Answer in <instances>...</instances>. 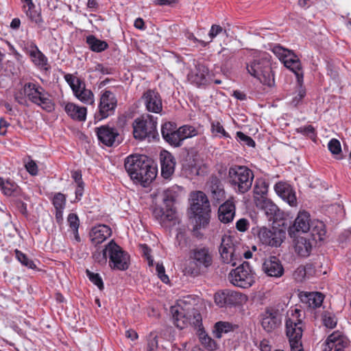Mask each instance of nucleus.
Returning <instances> with one entry per match:
<instances>
[{
    "mask_svg": "<svg viewBox=\"0 0 351 351\" xmlns=\"http://www.w3.org/2000/svg\"><path fill=\"white\" fill-rule=\"evenodd\" d=\"M125 169L130 178L136 183L144 186L149 184L156 176V169L145 155L132 154L124 162Z\"/></svg>",
    "mask_w": 351,
    "mask_h": 351,
    "instance_id": "f257e3e1",
    "label": "nucleus"
},
{
    "mask_svg": "<svg viewBox=\"0 0 351 351\" xmlns=\"http://www.w3.org/2000/svg\"><path fill=\"white\" fill-rule=\"evenodd\" d=\"M189 262L185 267L187 274L195 277L210 268L213 263V254L210 249L206 246H199L191 249L189 253Z\"/></svg>",
    "mask_w": 351,
    "mask_h": 351,
    "instance_id": "f03ea898",
    "label": "nucleus"
},
{
    "mask_svg": "<svg viewBox=\"0 0 351 351\" xmlns=\"http://www.w3.org/2000/svg\"><path fill=\"white\" fill-rule=\"evenodd\" d=\"M253 171L245 165H232L228 171V183L237 194H245L252 186Z\"/></svg>",
    "mask_w": 351,
    "mask_h": 351,
    "instance_id": "7ed1b4c3",
    "label": "nucleus"
},
{
    "mask_svg": "<svg viewBox=\"0 0 351 351\" xmlns=\"http://www.w3.org/2000/svg\"><path fill=\"white\" fill-rule=\"evenodd\" d=\"M248 73L264 85L272 87L275 85L274 73L271 67V57L263 53L259 57L247 64Z\"/></svg>",
    "mask_w": 351,
    "mask_h": 351,
    "instance_id": "20e7f679",
    "label": "nucleus"
},
{
    "mask_svg": "<svg viewBox=\"0 0 351 351\" xmlns=\"http://www.w3.org/2000/svg\"><path fill=\"white\" fill-rule=\"evenodd\" d=\"M24 92L29 102L46 112H51L55 109V104L51 95L38 82L25 83Z\"/></svg>",
    "mask_w": 351,
    "mask_h": 351,
    "instance_id": "39448f33",
    "label": "nucleus"
},
{
    "mask_svg": "<svg viewBox=\"0 0 351 351\" xmlns=\"http://www.w3.org/2000/svg\"><path fill=\"white\" fill-rule=\"evenodd\" d=\"M158 117L143 114L132 123V134L135 139L143 141L147 138H155L158 135Z\"/></svg>",
    "mask_w": 351,
    "mask_h": 351,
    "instance_id": "423d86ee",
    "label": "nucleus"
},
{
    "mask_svg": "<svg viewBox=\"0 0 351 351\" xmlns=\"http://www.w3.org/2000/svg\"><path fill=\"white\" fill-rule=\"evenodd\" d=\"M242 243L230 236L224 235L219 248L220 258L224 264L234 267L241 261Z\"/></svg>",
    "mask_w": 351,
    "mask_h": 351,
    "instance_id": "0eeeda50",
    "label": "nucleus"
},
{
    "mask_svg": "<svg viewBox=\"0 0 351 351\" xmlns=\"http://www.w3.org/2000/svg\"><path fill=\"white\" fill-rule=\"evenodd\" d=\"M228 279L231 284L242 289L251 287L256 281V273L247 261H243L235 269H232Z\"/></svg>",
    "mask_w": 351,
    "mask_h": 351,
    "instance_id": "6e6552de",
    "label": "nucleus"
},
{
    "mask_svg": "<svg viewBox=\"0 0 351 351\" xmlns=\"http://www.w3.org/2000/svg\"><path fill=\"white\" fill-rule=\"evenodd\" d=\"M190 219H199V223H208L210 216V203L206 194L197 191L191 194Z\"/></svg>",
    "mask_w": 351,
    "mask_h": 351,
    "instance_id": "1a4fd4ad",
    "label": "nucleus"
},
{
    "mask_svg": "<svg viewBox=\"0 0 351 351\" xmlns=\"http://www.w3.org/2000/svg\"><path fill=\"white\" fill-rule=\"evenodd\" d=\"M108 265L113 270L125 271L130 265V255L114 240L106 244Z\"/></svg>",
    "mask_w": 351,
    "mask_h": 351,
    "instance_id": "9d476101",
    "label": "nucleus"
},
{
    "mask_svg": "<svg viewBox=\"0 0 351 351\" xmlns=\"http://www.w3.org/2000/svg\"><path fill=\"white\" fill-rule=\"evenodd\" d=\"M20 47L36 68L45 73L50 71L48 58L40 50L34 40H23L20 43Z\"/></svg>",
    "mask_w": 351,
    "mask_h": 351,
    "instance_id": "9b49d317",
    "label": "nucleus"
},
{
    "mask_svg": "<svg viewBox=\"0 0 351 351\" xmlns=\"http://www.w3.org/2000/svg\"><path fill=\"white\" fill-rule=\"evenodd\" d=\"M117 98L114 93L108 89L101 91L97 108L94 114L95 122L101 121L112 116L117 107Z\"/></svg>",
    "mask_w": 351,
    "mask_h": 351,
    "instance_id": "f8f14e48",
    "label": "nucleus"
},
{
    "mask_svg": "<svg viewBox=\"0 0 351 351\" xmlns=\"http://www.w3.org/2000/svg\"><path fill=\"white\" fill-rule=\"evenodd\" d=\"M274 52L279 56L285 66L294 73L298 85L302 87L304 75L300 59L290 51L279 46L274 47Z\"/></svg>",
    "mask_w": 351,
    "mask_h": 351,
    "instance_id": "ddd939ff",
    "label": "nucleus"
},
{
    "mask_svg": "<svg viewBox=\"0 0 351 351\" xmlns=\"http://www.w3.org/2000/svg\"><path fill=\"white\" fill-rule=\"evenodd\" d=\"M171 312L176 326L180 329L186 327L188 325L199 326L202 323V315L194 308L187 312H185L182 308L176 310L172 308Z\"/></svg>",
    "mask_w": 351,
    "mask_h": 351,
    "instance_id": "4468645a",
    "label": "nucleus"
},
{
    "mask_svg": "<svg viewBox=\"0 0 351 351\" xmlns=\"http://www.w3.org/2000/svg\"><path fill=\"white\" fill-rule=\"evenodd\" d=\"M215 302L219 307L241 305L247 300V296L240 292L224 289L214 295Z\"/></svg>",
    "mask_w": 351,
    "mask_h": 351,
    "instance_id": "2eb2a0df",
    "label": "nucleus"
},
{
    "mask_svg": "<svg viewBox=\"0 0 351 351\" xmlns=\"http://www.w3.org/2000/svg\"><path fill=\"white\" fill-rule=\"evenodd\" d=\"M253 232L260 241L265 245L271 247H278L285 238V232L279 229H269L265 226L253 229Z\"/></svg>",
    "mask_w": 351,
    "mask_h": 351,
    "instance_id": "dca6fc26",
    "label": "nucleus"
},
{
    "mask_svg": "<svg viewBox=\"0 0 351 351\" xmlns=\"http://www.w3.org/2000/svg\"><path fill=\"white\" fill-rule=\"evenodd\" d=\"M95 133L100 143L108 147L117 145L121 143L118 130L109 125H104L96 128Z\"/></svg>",
    "mask_w": 351,
    "mask_h": 351,
    "instance_id": "f3484780",
    "label": "nucleus"
},
{
    "mask_svg": "<svg viewBox=\"0 0 351 351\" xmlns=\"http://www.w3.org/2000/svg\"><path fill=\"white\" fill-rule=\"evenodd\" d=\"M261 324L267 332H271L281 324V315L278 309L267 307L261 315Z\"/></svg>",
    "mask_w": 351,
    "mask_h": 351,
    "instance_id": "a211bd4d",
    "label": "nucleus"
},
{
    "mask_svg": "<svg viewBox=\"0 0 351 351\" xmlns=\"http://www.w3.org/2000/svg\"><path fill=\"white\" fill-rule=\"evenodd\" d=\"M146 109L151 112L160 113L162 110V102L160 94L152 89L145 91L143 96Z\"/></svg>",
    "mask_w": 351,
    "mask_h": 351,
    "instance_id": "6ab92c4d",
    "label": "nucleus"
},
{
    "mask_svg": "<svg viewBox=\"0 0 351 351\" xmlns=\"http://www.w3.org/2000/svg\"><path fill=\"white\" fill-rule=\"evenodd\" d=\"M285 326L290 344L296 341H302L304 323L300 319L289 318L286 320Z\"/></svg>",
    "mask_w": 351,
    "mask_h": 351,
    "instance_id": "aec40b11",
    "label": "nucleus"
},
{
    "mask_svg": "<svg viewBox=\"0 0 351 351\" xmlns=\"http://www.w3.org/2000/svg\"><path fill=\"white\" fill-rule=\"evenodd\" d=\"M112 235L111 228L104 224L93 227L88 234L90 243L94 246L101 244Z\"/></svg>",
    "mask_w": 351,
    "mask_h": 351,
    "instance_id": "412c9836",
    "label": "nucleus"
},
{
    "mask_svg": "<svg viewBox=\"0 0 351 351\" xmlns=\"http://www.w3.org/2000/svg\"><path fill=\"white\" fill-rule=\"evenodd\" d=\"M276 193L289 206L294 207L298 204L295 192L293 188L288 183L279 182L275 184Z\"/></svg>",
    "mask_w": 351,
    "mask_h": 351,
    "instance_id": "4be33fe9",
    "label": "nucleus"
},
{
    "mask_svg": "<svg viewBox=\"0 0 351 351\" xmlns=\"http://www.w3.org/2000/svg\"><path fill=\"white\" fill-rule=\"evenodd\" d=\"M348 345V339L341 332L335 331L328 337L324 351H343Z\"/></svg>",
    "mask_w": 351,
    "mask_h": 351,
    "instance_id": "5701e85b",
    "label": "nucleus"
},
{
    "mask_svg": "<svg viewBox=\"0 0 351 351\" xmlns=\"http://www.w3.org/2000/svg\"><path fill=\"white\" fill-rule=\"evenodd\" d=\"M211 197L219 203L226 198V192L221 180L216 176H212L206 184Z\"/></svg>",
    "mask_w": 351,
    "mask_h": 351,
    "instance_id": "b1692460",
    "label": "nucleus"
},
{
    "mask_svg": "<svg viewBox=\"0 0 351 351\" xmlns=\"http://www.w3.org/2000/svg\"><path fill=\"white\" fill-rule=\"evenodd\" d=\"M161 176L165 179H170L173 174L176 166V160L169 152L163 150L160 154Z\"/></svg>",
    "mask_w": 351,
    "mask_h": 351,
    "instance_id": "393cba45",
    "label": "nucleus"
},
{
    "mask_svg": "<svg viewBox=\"0 0 351 351\" xmlns=\"http://www.w3.org/2000/svg\"><path fill=\"white\" fill-rule=\"evenodd\" d=\"M263 270L269 276L279 278L284 274V267L276 256H270L263 264Z\"/></svg>",
    "mask_w": 351,
    "mask_h": 351,
    "instance_id": "a878e982",
    "label": "nucleus"
},
{
    "mask_svg": "<svg viewBox=\"0 0 351 351\" xmlns=\"http://www.w3.org/2000/svg\"><path fill=\"white\" fill-rule=\"evenodd\" d=\"M236 206L232 199H228L218 209V219L223 223H228L234 218Z\"/></svg>",
    "mask_w": 351,
    "mask_h": 351,
    "instance_id": "bb28decb",
    "label": "nucleus"
},
{
    "mask_svg": "<svg viewBox=\"0 0 351 351\" xmlns=\"http://www.w3.org/2000/svg\"><path fill=\"white\" fill-rule=\"evenodd\" d=\"M208 74V69L202 64H197L195 69L188 74V80L197 86L205 85L207 82Z\"/></svg>",
    "mask_w": 351,
    "mask_h": 351,
    "instance_id": "cd10ccee",
    "label": "nucleus"
},
{
    "mask_svg": "<svg viewBox=\"0 0 351 351\" xmlns=\"http://www.w3.org/2000/svg\"><path fill=\"white\" fill-rule=\"evenodd\" d=\"M256 206L264 210L269 220L277 219V213L279 212L278 206L268 198H256Z\"/></svg>",
    "mask_w": 351,
    "mask_h": 351,
    "instance_id": "c85d7f7f",
    "label": "nucleus"
},
{
    "mask_svg": "<svg viewBox=\"0 0 351 351\" xmlns=\"http://www.w3.org/2000/svg\"><path fill=\"white\" fill-rule=\"evenodd\" d=\"M64 111L73 120L77 121H85L87 114V108L78 106L74 103L68 102L65 104Z\"/></svg>",
    "mask_w": 351,
    "mask_h": 351,
    "instance_id": "c756f323",
    "label": "nucleus"
},
{
    "mask_svg": "<svg viewBox=\"0 0 351 351\" xmlns=\"http://www.w3.org/2000/svg\"><path fill=\"white\" fill-rule=\"evenodd\" d=\"M324 298V295L319 292H304L300 293L302 302L312 308L319 307L323 303Z\"/></svg>",
    "mask_w": 351,
    "mask_h": 351,
    "instance_id": "7c9ffc66",
    "label": "nucleus"
},
{
    "mask_svg": "<svg viewBox=\"0 0 351 351\" xmlns=\"http://www.w3.org/2000/svg\"><path fill=\"white\" fill-rule=\"evenodd\" d=\"M175 209L172 207L163 208L160 206H155L152 211L154 217L160 223H165L172 221L175 217Z\"/></svg>",
    "mask_w": 351,
    "mask_h": 351,
    "instance_id": "2f4dec72",
    "label": "nucleus"
},
{
    "mask_svg": "<svg viewBox=\"0 0 351 351\" xmlns=\"http://www.w3.org/2000/svg\"><path fill=\"white\" fill-rule=\"evenodd\" d=\"M295 252L301 257H308L313 249V243L310 239L306 237H299L295 243Z\"/></svg>",
    "mask_w": 351,
    "mask_h": 351,
    "instance_id": "473e14b6",
    "label": "nucleus"
},
{
    "mask_svg": "<svg viewBox=\"0 0 351 351\" xmlns=\"http://www.w3.org/2000/svg\"><path fill=\"white\" fill-rule=\"evenodd\" d=\"M310 214L306 211L299 212L293 228L297 232H307L311 229Z\"/></svg>",
    "mask_w": 351,
    "mask_h": 351,
    "instance_id": "72a5a7b5",
    "label": "nucleus"
},
{
    "mask_svg": "<svg viewBox=\"0 0 351 351\" xmlns=\"http://www.w3.org/2000/svg\"><path fill=\"white\" fill-rule=\"evenodd\" d=\"M311 237L314 241H323L326 234V226L322 221L313 220L311 222Z\"/></svg>",
    "mask_w": 351,
    "mask_h": 351,
    "instance_id": "f704fd0d",
    "label": "nucleus"
},
{
    "mask_svg": "<svg viewBox=\"0 0 351 351\" xmlns=\"http://www.w3.org/2000/svg\"><path fill=\"white\" fill-rule=\"evenodd\" d=\"M73 94L77 99L85 104L93 105L95 104V95L91 90L86 88L84 82L77 89V93L75 92Z\"/></svg>",
    "mask_w": 351,
    "mask_h": 351,
    "instance_id": "c9c22d12",
    "label": "nucleus"
},
{
    "mask_svg": "<svg viewBox=\"0 0 351 351\" xmlns=\"http://www.w3.org/2000/svg\"><path fill=\"white\" fill-rule=\"evenodd\" d=\"M86 42L89 49L94 52L99 53L106 50L108 48V44L104 41L98 39L94 35H89L86 38Z\"/></svg>",
    "mask_w": 351,
    "mask_h": 351,
    "instance_id": "e433bc0d",
    "label": "nucleus"
},
{
    "mask_svg": "<svg viewBox=\"0 0 351 351\" xmlns=\"http://www.w3.org/2000/svg\"><path fill=\"white\" fill-rule=\"evenodd\" d=\"M198 337L201 344L207 350L214 351L217 349V342L209 337L203 328L199 330Z\"/></svg>",
    "mask_w": 351,
    "mask_h": 351,
    "instance_id": "4c0bfd02",
    "label": "nucleus"
},
{
    "mask_svg": "<svg viewBox=\"0 0 351 351\" xmlns=\"http://www.w3.org/2000/svg\"><path fill=\"white\" fill-rule=\"evenodd\" d=\"M18 188L17 184L14 181L10 179L4 180L0 177V189L3 195L11 196L17 191Z\"/></svg>",
    "mask_w": 351,
    "mask_h": 351,
    "instance_id": "58836bf2",
    "label": "nucleus"
},
{
    "mask_svg": "<svg viewBox=\"0 0 351 351\" xmlns=\"http://www.w3.org/2000/svg\"><path fill=\"white\" fill-rule=\"evenodd\" d=\"M234 330L233 325L228 322H217L214 325L213 334L216 338L220 339L223 334L228 333Z\"/></svg>",
    "mask_w": 351,
    "mask_h": 351,
    "instance_id": "ea45409f",
    "label": "nucleus"
},
{
    "mask_svg": "<svg viewBox=\"0 0 351 351\" xmlns=\"http://www.w3.org/2000/svg\"><path fill=\"white\" fill-rule=\"evenodd\" d=\"M268 184L263 179H257L254 186V201L256 198H267Z\"/></svg>",
    "mask_w": 351,
    "mask_h": 351,
    "instance_id": "a19ab883",
    "label": "nucleus"
},
{
    "mask_svg": "<svg viewBox=\"0 0 351 351\" xmlns=\"http://www.w3.org/2000/svg\"><path fill=\"white\" fill-rule=\"evenodd\" d=\"M67 221L71 230L72 231L74 239L77 242H80V237L78 232L80 226V219L77 214L70 213L67 217Z\"/></svg>",
    "mask_w": 351,
    "mask_h": 351,
    "instance_id": "79ce46f5",
    "label": "nucleus"
},
{
    "mask_svg": "<svg viewBox=\"0 0 351 351\" xmlns=\"http://www.w3.org/2000/svg\"><path fill=\"white\" fill-rule=\"evenodd\" d=\"M210 132L215 136L231 138L230 135L225 130L223 126L219 121H210Z\"/></svg>",
    "mask_w": 351,
    "mask_h": 351,
    "instance_id": "37998d69",
    "label": "nucleus"
},
{
    "mask_svg": "<svg viewBox=\"0 0 351 351\" xmlns=\"http://www.w3.org/2000/svg\"><path fill=\"white\" fill-rule=\"evenodd\" d=\"M191 239L185 232L180 230L176 237L175 245L180 250H185L190 246Z\"/></svg>",
    "mask_w": 351,
    "mask_h": 351,
    "instance_id": "c03bdc74",
    "label": "nucleus"
},
{
    "mask_svg": "<svg viewBox=\"0 0 351 351\" xmlns=\"http://www.w3.org/2000/svg\"><path fill=\"white\" fill-rule=\"evenodd\" d=\"M178 130L182 142L184 140L195 136L198 134L196 128L189 125H182L178 128Z\"/></svg>",
    "mask_w": 351,
    "mask_h": 351,
    "instance_id": "a18cd8bd",
    "label": "nucleus"
},
{
    "mask_svg": "<svg viewBox=\"0 0 351 351\" xmlns=\"http://www.w3.org/2000/svg\"><path fill=\"white\" fill-rule=\"evenodd\" d=\"M92 257L95 263L100 265H106L108 259V252L106 250V245L102 250H95L92 254Z\"/></svg>",
    "mask_w": 351,
    "mask_h": 351,
    "instance_id": "49530a36",
    "label": "nucleus"
},
{
    "mask_svg": "<svg viewBox=\"0 0 351 351\" xmlns=\"http://www.w3.org/2000/svg\"><path fill=\"white\" fill-rule=\"evenodd\" d=\"M64 78L67 84L71 87L73 93H77V89L80 88V86L83 85L84 81L80 78L75 77L73 75L67 73L64 75Z\"/></svg>",
    "mask_w": 351,
    "mask_h": 351,
    "instance_id": "de8ad7c7",
    "label": "nucleus"
},
{
    "mask_svg": "<svg viewBox=\"0 0 351 351\" xmlns=\"http://www.w3.org/2000/svg\"><path fill=\"white\" fill-rule=\"evenodd\" d=\"M15 255H16V259L24 266L29 268V269H36V264L34 263V261L31 259H29L27 255L24 253H23L21 251L19 250H15Z\"/></svg>",
    "mask_w": 351,
    "mask_h": 351,
    "instance_id": "09e8293b",
    "label": "nucleus"
},
{
    "mask_svg": "<svg viewBox=\"0 0 351 351\" xmlns=\"http://www.w3.org/2000/svg\"><path fill=\"white\" fill-rule=\"evenodd\" d=\"M28 9L26 10V14L29 18V19L36 23L38 25H41L43 23V19L41 16L40 12L36 10L35 5L34 6H27Z\"/></svg>",
    "mask_w": 351,
    "mask_h": 351,
    "instance_id": "8fccbe9b",
    "label": "nucleus"
},
{
    "mask_svg": "<svg viewBox=\"0 0 351 351\" xmlns=\"http://www.w3.org/2000/svg\"><path fill=\"white\" fill-rule=\"evenodd\" d=\"M297 133L301 134L308 137L313 141H315L317 134L315 128L312 125L302 126L296 129Z\"/></svg>",
    "mask_w": 351,
    "mask_h": 351,
    "instance_id": "3c124183",
    "label": "nucleus"
},
{
    "mask_svg": "<svg viewBox=\"0 0 351 351\" xmlns=\"http://www.w3.org/2000/svg\"><path fill=\"white\" fill-rule=\"evenodd\" d=\"M86 274L89 280L96 285L100 291L104 289V282L99 274L92 272L88 269H86Z\"/></svg>",
    "mask_w": 351,
    "mask_h": 351,
    "instance_id": "603ef678",
    "label": "nucleus"
},
{
    "mask_svg": "<svg viewBox=\"0 0 351 351\" xmlns=\"http://www.w3.org/2000/svg\"><path fill=\"white\" fill-rule=\"evenodd\" d=\"M176 129L177 125L174 123L166 122L163 123L161 126V134L164 140L166 141L169 137V135Z\"/></svg>",
    "mask_w": 351,
    "mask_h": 351,
    "instance_id": "864d4df0",
    "label": "nucleus"
},
{
    "mask_svg": "<svg viewBox=\"0 0 351 351\" xmlns=\"http://www.w3.org/2000/svg\"><path fill=\"white\" fill-rule=\"evenodd\" d=\"M237 141L243 145H247L250 147H254L256 145L255 141L250 137L245 134L243 132L239 131L237 132Z\"/></svg>",
    "mask_w": 351,
    "mask_h": 351,
    "instance_id": "5fc2aeb1",
    "label": "nucleus"
},
{
    "mask_svg": "<svg viewBox=\"0 0 351 351\" xmlns=\"http://www.w3.org/2000/svg\"><path fill=\"white\" fill-rule=\"evenodd\" d=\"M52 203L56 210L64 209L66 205V197L63 193H57L55 194Z\"/></svg>",
    "mask_w": 351,
    "mask_h": 351,
    "instance_id": "6e6d98bb",
    "label": "nucleus"
},
{
    "mask_svg": "<svg viewBox=\"0 0 351 351\" xmlns=\"http://www.w3.org/2000/svg\"><path fill=\"white\" fill-rule=\"evenodd\" d=\"M165 141L171 146L176 147L182 145V138H180V134L178 133V128L176 130H174V132H173L171 134L169 135V137Z\"/></svg>",
    "mask_w": 351,
    "mask_h": 351,
    "instance_id": "4d7b16f0",
    "label": "nucleus"
},
{
    "mask_svg": "<svg viewBox=\"0 0 351 351\" xmlns=\"http://www.w3.org/2000/svg\"><path fill=\"white\" fill-rule=\"evenodd\" d=\"M14 99L15 101L20 105L27 106H28V98L27 96L25 94L24 92V85L23 86L22 88L16 92L14 95Z\"/></svg>",
    "mask_w": 351,
    "mask_h": 351,
    "instance_id": "13d9d810",
    "label": "nucleus"
},
{
    "mask_svg": "<svg viewBox=\"0 0 351 351\" xmlns=\"http://www.w3.org/2000/svg\"><path fill=\"white\" fill-rule=\"evenodd\" d=\"M193 220V222L194 223L193 228L192 229V234L193 235L199 239H201L203 237V234L200 232L199 230L202 228H205L208 223H199V219H191Z\"/></svg>",
    "mask_w": 351,
    "mask_h": 351,
    "instance_id": "bf43d9fd",
    "label": "nucleus"
},
{
    "mask_svg": "<svg viewBox=\"0 0 351 351\" xmlns=\"http://www.w3.org/2000/svg\"><path fill=\"white\" fill-rule=\"evenodd\" d=\"M328 148L329 151L334 155H337L341 153V146L339 140L332 138L328 143Z\"/></svg>",
    "mask_w": 351,
    "mask_h": 351,
    "instance_id": "052dcab7",
    "label": "nucleus"
},
{
    "mask_svg": "<svg viewBox=\"0 0 351 351\" xmlns=\"http://www.w3.org/2000/svg\"><path fill=\"white\" fill-rule=\"evenodd\" d=\"M156 270L157 276L160 280L165 284H168L169 282V278L165 274V269L163 264L158 263L156 266Z\"/></svg>",
    "mask_w": 351,
    "mask_h": 351,
    "instance_id": "680f3d73",
    "label": "nucleus"
},
{
    "mask_svg": "<svg viewBox=\"0 0 351 351\" xmlns=\"http://www.w3.org/2000/svg\"><path fill=\"white\" fill-rule=\"evenodd\" d=\"M96 71L99 72L102 75H112L115 73V69L101 63H98L95 66Z\"/></svg>",
    "mask_w": 351,
    "mask_h": 351,
    "instance_id": "e2e57ef3",
    "label": "nucleus"
},
{
    "mask_svg": "<svg viewBox=\"0 0 351 351\" xmlns=\"http://www.w3.org/2000/svg\"><path fill=\"white\" fill-rule=\"evenodd\" d=\"M175 202V195L170 190H167L163 194V202L167 207H172L173 204Z\"/></svg>",
    "mask_w": 351,
    "mask_h": 351,
    "instance_id": "0e129e2a",
    "label": "nucleus"
},
{
    "mask_svg": "<svg viewBox=\"0 0 351 351\" xmlns=\"http://www.w3.org/2000/svg\"><path fill=\"white\" fill-rule=\"evenodd\" d=\"M222 32L226 33V30L223 29L219 25H213L208 33V36L210 38L209 42H211L217 36L219 35Z\"/></svg>",
    "mask_w": 351,
    "mask_h": 351,
    "instance_id": "69168bd1",
    "label": "nucleus"
},
{
    "mask_svg": "<svg viewBox=\"0 0 351 351\" xmlns=\"http://www.w3.org/2000/svg\"><path fill=\"white\" fill-rule=\"evenodd\" d=\"M293 278L297 282H302L306 279V274L305 273V268L303 265L299 266L293 272Z\"/></svg>",
    "mask_w": 351,
    "mask_h": 351,
    "instance_id": "338daca9",
    "label": "nucleus"
},
{
    "mask_svg": "<svg viewBox=\"0 0 351 351\" xmlns=\"http://www.w3.org/2000/svg\"><path fill=\"white\" fill-rule=\"evenodd\" d=\"M25 167L27 171L33 176H37L38 173V167L36 162L33 160H30L25 165Z\"/></svg>",
    "mask_w": 351,
    "mask_h": 351,
    "instance_id": "774afa93",
    "label": "nucleus"
}]
</instances>
